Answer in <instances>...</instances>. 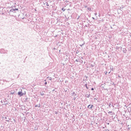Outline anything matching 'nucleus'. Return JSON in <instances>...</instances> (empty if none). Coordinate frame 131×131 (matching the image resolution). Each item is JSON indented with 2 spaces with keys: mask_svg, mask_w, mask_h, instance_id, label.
I'll use <instances>...</instances> for the list:
<instances>
[{
  "mask_svg": "<svg viewBox=\"0 0 131 131\" xmlns=\"http://www.w3.org/2000/svg\"><path fill=\"white\" fill-rule=\"evenodd\" d=\"M93 107H94V105L93 104H90L88 105V108H90V109H93Z\"/></svg>",
  "mask_w": 131,
  "mask_h": 131,
  "instance_id": "2",
  "label": "nucleus"
},
{
  "mask_svg": "<svg viewBox=\"0 0 131 131\" xmlns=\"http://www.w3.org/2000/svg\"><path fill=\"white\" fill-rule=\"evenodd\" d=\"M18 9H15L14 10H13V11H17Z\"/></svg>",
  "mask_w": 131,
  "mask_h": 131,
  "instance_id": "5",
  "label": "nucleus"
},
{
  "mask_svg": "<svg viewBox=\"0 0 131 131\" xmlns=\"http://www.w3.org/2000/svg\"><path fill=\"white\" fill-rule=\"evenodd\" d=\"M47 82H46L45 83V84H47Z\"/></svg>",
  "mask_w": 131,
  "mask_h": 131,
  "instance_id": "8",
  "label": "nucleus"
},
{
  "mask_svg": "<svg viewBox=\"0 0 131 131\" xmlns=\"http://www.w3.org/2000/svg\"><path fill=\"white\" fill-rule=\"evenodd\" d=\"M18 96H20V97H21V96H24V95H26V92H25V93H23L22 91L19 92H18Z\"/></svg>",
  "mask_w": 131,
  "mask_h": 131,
  "instance_id": "1",
  "label": "nucleus"
},
{
  "mask_svg": "<svg viewBox=\"0 0 131 131\" xmlns=\"http://www.w3.org/2000/svg\"><path fill=\"white\" fill-rule=\"evenodd\" d=\"M62 11H63V12L65 11V9H64V8H62Z\"/></svg>",
  "mask_w": 131,
  "mask_h": 131,
  "instance_id": "4",
  "label": "nucleus"
},
{
  "mask_svg": "<svg viewBox=\"0 0 131 131\" xmlns=\"http://www.w3.org/2000/svg\"><path fill=\"white\" fill-rule=\"evenodd\" d=\"M85 86H86V88L87 89V90H89V87H88L87 84H85Z\"/></svg>",
  "mask_w": 131,
  "mask_h": 131,
  "instance_id": "3",
  "label": "nucleus"
},
{
  "mask_svg": "<svg viewBox=\"0 0 131 131\" xmlns=\"http://www.w3.org/2000/svg\"><path fill=\"white\" fill-rule=\"evenodd\" d=\"M110 113H112V112H108V114H110Z\"/></svg>",
  "mask_w": 131,
  "mask_h": 131,
  "instance_id": "7",
  "label": "nucleus"
},
{
  "mask_svg": "<svg viewBox=\"0 0 131 131\" xmlns=\"http://www.w3.org/2000/svg\"><path fill=\"white\" fill-rule=\"evenodd\" d=\"M79 18H80V16H79L77 19H79Z\"/></svg>",
  "mask_w": 131,
  "mask_h": 131,
  "instance_id": "9",
  "label": "nucleus"
},
{
  "mask_svg": "<svg viewBox=\"0 0 131 131\" xmlns=\"http://www.w3.org/2000/svg\"><path fill=\"white\" fill-rule=\"evenodd\" d=\"M91 91H94V88H92Z\"/></svg>",
  "mask_w": 131,
  "mask_h": 131,
  "instance_id": "6",
  "label": "nucleus"
}]
</instances>
